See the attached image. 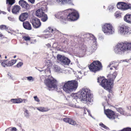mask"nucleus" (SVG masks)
<instances>
[{
	"instance_id": "1",
	"label": "nucleus",
	"mask_w": 131,
	"mask_h": 131,
	"mask_svg": "<svg viewBox=\"0 0 131 131\" xmlns=\"http://www.w3.org/2000/svg\"><path fill=\"white\" fill-rule=\"evenodd\" d=\"M83 37H80L78 36H71V45L73 46H74L78 43L83 44L82 42L84 41H88L92 44L87 47L83 45L81 49L83 52H86L87 53L89 52V54H91L97 49L96 39L93 35L89 33L84 34Z\"/></svg>"
},
{
	"instance_id": "2",
	"label": "nucleus",
	"mask_w": 131,
	"mask_h": 131,
	"mask_svg": "<svg viewBox=\"0 0 131 131\" xmlns=\"http://www.w3.org/2000/svg\"><path fill=\"white\" fill-rule=\"evenodd\" d=\"M70 9L59 12L55 14L56 18L59 19L63 24L66 23L68 20L74 21L77 20L79 16L78 11L74 10L70 12Z\"/></svg>"
},
{
	"instance_id": "3",
	"label": "nucleus",
	"mask_w": 131,
	"mask_h": 131,
	"mask_svg": "<svg viewBox=\"0 0 131 131\" xmlns=\"http://www.w3.org/2000/svg\"><path fill=\"white\" fill-rule=\"evenodd\" d=\"M71 99L76 100L78 99L84 103L89 102H91L93 101V95L91 93L90 90L88 89L83 88L78 93H72L70 96L68 97Z\"/></svg>"
},
{
	"instance_id": "4",
	"label": "nucleus",
	"mask_w": 131,
	"mask_h": 131,
	"mask_svg": "<svg viewBox=\"0 0 131 131\" xmlns=\"http://www.w3.org/2000/svg\"><path fill=\"white\" fill-rule=\"evenodd\" d=\"M117 74V72L115 71L113 74H111L110 78L108 81L106 79H104L102 80L100 85L105 89L108 91L109 92L111 91V89L113 86V81Z\"/></svg>"
},
{
	"instance_id": "5",
	"label": "nucleus",
	"mask_w": 131,
	"mask_h": 131,
	"mask_svg": "<svg viewBox=\"0 0 131 131\" xmlns=\"http://www.w3.org/2000/svg\"><path fill=\"white\" fill-rule=\"evenodd\" d=\"M63 89L67 93H70L74 91L78 86V82L75 80L68 81L63 82Z\"/></svg>"
},
{
	"instance_id": "6",
	"label": "nucleus",
	"mask_w": 131,
	"mask_h": 131,
	"mask_svg": "<svg viewBox=\"0 0 131 131\" xmlns=\"http://www.w3.org/2000/svg\"><path fill=\"white\" fill-rule=\"evenodd\" d=\"M128 50H131V43L127 42L118 44L114 49L115 53L120 54Z\"/></svg>"
},
{
	"instance_id": "7",
	"label": "nucleus",
	"mask_w": 131,
	"mask_h": 131,
	"mask_svg": "<svg viewBox=\"0 0 131 131\" xmlns=\"http://www.w3.org/2000/svg\"><path fill=\"white\" fill-rule=\"evenodd\" d=\"M104 113L107 117L111 120H114V122H117L119 119L118 116H116L115 113L110 110H105V106H104Z\"/></svg>"
},
{
	"instance_id": "8",
	"label": "nucleus",
	"mask_w": 131,
	"mask_h": 131,
	"mask_svg": "<svg viewBox=\"0 0 131 131\" xmlns=\"http://www.w3.org/2000/svg\"><path fill=\"white\" fill-rule=\"evenodd\" d=\"M102 67L101 63L98 61H93L89 66L90 70L94 73L99 71Z\"/></svg>"
},
{
	"instance_id": "9",
	"label": "nucleus",
	"mask_w": 131,
	"mask_h": 131,
	"mask_svg": "<svg viewBox=\"0 0 131 131\" xmlns=\"http://www.w3.org/2000/svg\"><path fill=\"white\" fill-rule=\"evenodd\" d=\"M102 26V30L106 35H110L114 33V29L112 24L107 23Z\"/></svg>"
},
{
	"instance_id": "10",
	"label": "nucleus",
	"mask_w": 131,
	"mask_h": 131,
	"mask_svg": "<svg viewBox=\"0 0 131 131\" xmlns=\"http://www.w3.org/2000/svg\"><path fill=\"white\" fill-rule=\"evenodd\" d=\"M57 62L63 66H68L71 60L68 58L60 54H58L57 56Z\"/></svg>"
},
{
	"instance_id": "11",
	"label": "nucleus",
	"mask_w": 131,
	"mask_h": 131,
	"mask_svg": "<svg viewBox=\"0 0 131 131\" xmlns=\"http://www.w3.org/2000/svg\"><path fill=\"white\" fill-rule=\"evenodd\" d=\"M44 83L49 88L55 89L57 88V82L55 79L48 78L44 81Z\"/></svg>"
},
{
	"instance_id": "12",
	"label": "nucleus",
	"mask_w": 131,
	"mask_h": 131,
	"mask_svg": "<svg viewBox=\"0 0 131 131\" xmlns=\"http://www.w3.org/2000/svg\"><path fill=\"white\" fill-rule=\"evenodd\" d=\"M119 33L123 35L127 36L131 33V30L129 29L127 26H123L120 27Z\"/></svg>"
},
{
	"instance_id": "13",
	"label": "nucleus",
	"mask_w": 131,
	"mask_h": 131,
	"mask_svg": "<svg viewBox=\"0 0 131 131\" xmlns=\"http://www.w3.org/2000/svg\"><path fill=\"white\" fill-rule=\"evenodd\" d=\"M117 8L121 10H125L128 9H131V5L130 4H127L124 2H119L117 5Z\"/></svg>"
},
{
	"instance_id": "14",
	"label": "nucleus",
	"mask_w": 131,
	"mask_h": 131,
	"mask_svg": "<svg viewBox=\"0 0 131 131\" xmlns=\"http://www.w3.org/2000/svg\"><path fill=\"white\" fill-rule=\"evenodd\" d=\"M47 6L46 5H43L37 10L35 12V14L37 16L40 18L41 16H42L45 12H47Z\"/></svg>"
},
{
	"instance_id": "15",
	"label": "nucleus",
	"mask_w": 131,
	"mask_h": 131,
	"mask_svg": "<svg viewBox=\"0 0 131 131\" xmlns=\"http://www.w3.org/2000/svg\"><path fill=\"white\" fill-rule=\"evenodd\" d=\"M54 1L60 5H64L66 3L72 4L71 0H47L48 3L51 5L53 4Z\"/></svg>"
},
{
	"instance_id": "16",
	"label": "nucleus",
	"mask_w": 131,
	"mask_h": 131,
	"mask_svg": "<svg viewBox=\"0 0 131 131\" xmlns=\"http://www.w3.org/2000/svg\"><path fill=\"white\" fill-rule=\"evenodd\" d=\"M33 27L35 28H39L41 25V23L40 19L36 17H34L31 20Z\"/></svg>"
},
{
	"instance_id": "17",
	"label": "nucleus",
	"mask_w": 131,
	"mask_h": 131,
	"mask_svg": "<svg viewBox=\"0 0 131 131\" xmlns=\"http://www.w3.org/2000/svg\"><path fill=\"white\" fill-rule=\"evenodd\" d=\"M47 31L49 32V33H50L49 34H47V35H48V37H52V33L54 35H54V36H56L57 35V34H58L59 35H61L62 36L63 35L62 34H61V33L60 31L56 29L55 28L54 29H53L51 27H49L48 28L47 30Z\"/></svg>"
},
{
	"instance_id": "18",
	"label": "nucleus",
	"mask_w": 131,
	"mask_h": 131,
	"mask_svg": "<svg viewBox=\"0 0 131 131\" xmlns=\"http://www.w3.org/2000/svg\"><path fill=\"white\" fill-rule=\"evenodd\" d=\"M28 16V14L27 13L25 12L22 13L19 16V19L20 21L21 22H24L26 20Z\"/></svg>"
},
{
	"instance_id": "19",
	"label": "nucleus",
	"mask_w": 131,
	"mask_h": 131,
	"mask_svg": "<svg viewBox=\"0 0 131 131\" xmlns=\"http://www.w3.org/2000/svg\"><path fill=\"white\" fill-rule=\"evenodd\" d=\"M20 5L23 8L27 9H28L29 8V6L25 1L23 0H20L19 2Z\"/></svg>"
},
{
	"instance_id": "20",
	"label": "nucleus",
	"mask_w": 131,
	"mask_h": 131,
	"mask_svg": "<svg viewBox=\"0 0 131 131\" xmlns=\"http://www.w3.org/2000/svg\"><path fill=\"white\" fill-rule=\"evenodd\" d=\"M15 2V0H6V4H8L7 7V9L9 12L10 11V7Z\"/></svg>"
},
{
	"instance_id": "21",
	"label": "nucleus",
	"mask_w": 131,
	"mask_h": 131,
	"mask_svg": "<svg viewBox=\"0 0 131 131\" xmlns=\"http://www.w3.org/2000/svg\"><path fill=\"white\" fill-rule=\"evenodd\" d=\"M20 7L18 5H16L13 7L12 9V13L15 14H18L20 9Z\"/></svg>"
},
{
	"instance_id": "22",
	"label": "nucleus",
	"mask_w": 131,
	"mask_h": 131,
	"mask_svg": "<svg viewBox=\"0 0 131 131\" xmlns=\"http://www.w3.org/2000/svg\"><path fill=\"white\" fill-rule=\"evenodd\" d=\"M23 26L26 29L28 30H30L31 29V25L28 21L23 22Z\"/></svg>"
},
{
	"instance_id": "23",
	"label": "nucleus",
	"mask_w": 131,
	"mask_h": 131,
	"mask_svg": "<svg viewBox=\"0 0 131 131\" xmlns=\"http://www.w3.org/2000/svg\"><path fill=\"white\" fill-rule=\"evenodd\" d=\"M61 34H62L63 35L62 36L61 35H59L58 34H57L56 36H58L59 38L60 39L61 42L65 43L66 40V36H67V35L65 34H63L61 33Z\"/></svg>"
},
{
	"instance_id": "24",
	"label": "nucleus",
	"mask_w": 131,
	"mask_h": 131,
	"mask_svg": "<svg viewBox=\"0 0 131 131\" xmlns=\"http://www.w3.org/2000/svg\"><path fill=\"white\" fill-rule=\"evenodd\" d=\"M125 21L129 24H131V14H126L124 17Z\"/></svg>"
},
{
	"instance_id": "25",
	"label": "nucleus",
	"mask_w": 131,
	"mask_h": 131,
	"mask_svg": "<svg viewBox=\"0 0 131 131\" xmlns=\"http://www.w3.org/2000/svg\"><path fill=\"white\" fill-rule=\"evenodd\" d=\"M41 18V20L45 22L48 19V17L47 15L45 14V13L43 14L42 16H40V18Z\"/></svg>"
},
{
	"instance_id": "26",
	"label": "nucleus",
	"mask_w": 131,
	"mask_h": 131,
	"mask_svg": "<svg viewBox=\"0 0 131 131\" xmlns=\"http://www.w3.org/2000/svg\"><path fill=\"white\" fill-rule=\"evenodd\" d=\"M54 70L56 72L58 73H61L62 72V70L61 68L58 66L57 65H55L54 67Z\"/></svg>"
},
{
	"instance_id": "27",
	"label": "nucleus",
	"mask_w": 131,
	"mask_h": 131,
	"mask_svg": "<svg viewBox=\"0 0 131 131\" xmlns=\"http://www.w3.org/2000/svg\"><path fill=\"white\" fill-rule=\"evenodd\" d=\"M37 109L39 111L41 112H47L49 110V109L48 108L43 107H38L37 108Z\"/></svg>"
},
{
	"instance_id": "28",
	"label": "nucleus",
	"mask_w": 131,
	"mask_h": 131,
	"mask_svg": "<svg viewBox=\"0 0 131 131\" xmlns=\"http://www.w3.org/2000/svg\"><path fill=\"white\" fill-rule=\"evenodd\" d=\"M16 62V60H12L7 62V66H10L14 64Z\"/></svg>"
},
{
	"instance_id": "29",
	"label": "nucleus",
	"mask_w": 131,
	"mask_h": 131,
	"mask_svg": "<svg viewBox=\"0 0 131 131\" xmlns=\"http://www.w3.org/2000/svg\"><path fill=\"white\" fill-rule=\"evenodd\" d=\"M24 111L25 117L27 118H28L29 117V114L28 110L26 109H25Z\"/></svg>"
},
{
	"instance_id": "30",
	"label": "nucleus",
	"mask_w": 131,
	"mask_h": 131,
	"mask_svg": "<svg viewBox=\"0 0 131 131\" xmlns=\"http://www.w3.org/2000/svg\"><path fill=\"white\" fill-rule=\"evenodd\" d=\"M99 125L102 127L108 130H110V129L106 126L104 125L102 123H101L99 124Z\"/></svg>"
},
{
	"instance_id": "31",
	"label": "nucleus",
	"mask_w": 131,
	"mask_h": 131,
	"mask_svg": "<svg viewBox=\"0 0 131 131\" xmlns=\"http://www.w3.org/2000/svg\"><path fill=\"white\" fill-rule=\"evenodd\" d=\"M8 18L9 20L12 22H15L16 21V19L12 16L8 17Z\"/></svg>"
},
{
	"instance_id": "32",
	"label": "nucleus",
	"mask_w": 131,
	"mask_h": 131,
	"mask_svg": "<svg viewBox=\"0 0 131 131\" xmlns=\"http://www.w3.org/2000/svg\"><path fill=\"white\" fill-rule=\"evenodd\" d=\"M7 60H4L3 62H2L1 64V65L3 67H5L6 66H7Z\"/></svg>"
},
{
	"instance_id": "33",
	"label": "nucleus",
	"mask_w": 131,
	"mask_h": 131,
	"mask_svg": "<svg viewBox=\"0 0 131 131\" xmlns=\"http://www.w3.org/2000/svg\"><path fill=\"white\" fill-rule=\"evenodd\" d=\"M0 29L2 30L4 29L7 30L8 29V28L5 25H2L0 26Z\"/></svg>"
},
{
	"instance_id": "34",
	"label": "nucleus",
	"mask_w": 131,
	"mask_h": 131,
	"mask_svg": "<svg viewBox=\"0 0 131 131\" xmlns=\"http://www.w3.org/2000/svg\"><path fill=\"white\" fill-rule=\"evenodd\" d=\"M117 111L121 114H124V111L123 109L121 108H117Z\"/></svg>"
},
{
	"instance_id": "35",
	"label": "nucleus",
	"mask_w": 131,
	"mask_h": 131,
	"mask_svg": "<svg viewBox=\"0 0 131 131\" xmlns=\"http://www.w3.org/2000/svg\"><path fill=\"white\" fill-rule=\"evenodd\" d=\"M114 9V6L112 5H110L108 7V9L109 10V11L112 12L113 11Z\"/></svg>"
},
{
	"instance_id": "36",
	"label": "nucleus",
	"mask_w": 131,
	"mask_h": 131,
	"mask_svg": "<svg viewBox=\"0 0 131 131\" xmlns=\"http://www.w3.org/2000/svg\"><path fill=\"white\" fill-rule=\"evenodd\" d=\"M16 103H21L22 101V99H16Z\"/></svg>"
},
{
	"instance_id": "37",
	"label": "nucleus",
	"mask_w": 131,
	"mask_h": 131,
	"mask_svg": "<svg viewBox=\"0 0 131 131\" xmlns=\"http://www.w3.org/2000/svg\"><path fill=\"white\" fill-rule=\"evenodd\" d=\"M63 120L64 122L69 123L70 121L71 120V119L67 118H64L63 119Z\"/></svg>"
},
{
	"instance_id": "38",
	"label": "nucleus",
	"mask_w": 131,
	"mask_h": 131,
	"mask_svg": "<svg viewBox=\"0 0 131 131\" xmlns=\"http://www.w3.org/2000/svg\"><path fill=\"white\" fill-rule=\"evenodd\" d=\"M23 38L24 39L25 41H29L30 39V37L28 36H24L23 37Z\"/></svg>"
},
{
	"instance_id": "39",
	"label": "nucleus",
	"mask_w": 131,
	"mask_h": 131,
	"mask_svg": "<svg viewBox=\"0 0 131 131\" xmlns=\"http://www.w3.org/2000/svg\"><path fill=\"white\" fill-rule=\"evenodd\" d=\"M69 124L72 125H74L76 124V122L74 120L71 119V120L70 121Z\"/></svg>"
},
{
	"instance_id": "40",
	"label": "nucleus",
	"mask_w": 131,
	"mask_h": 131,
	"mask_svg": "<svg viewBox=\"0 0 131 131\" xmlns=\"http://www.w3.org/2000/svg\"><path fill=\"white\" fill-rule=\"evenodd\" d=\"M26 78H27L28 80L30 81H34V79L31 76H29L26 77Z\"/></svg>"
},
{
	"instance_id": "41",
	"label": "nucleus",
	"mask_w": 131,
	"mask_h": 131,
	"mask_svg": "<svg viewBox=\"0 0 131 131\" xmlns=\"http://www.w3.org/2000/svg\"><path fill=\"white\" fill-rule=\"evenodd\" d=\"M23 64V63L22 62H19L16 65V66L18 68L21 67Z\"/></svg>"
},
{
	"instance_id": "42",
	"label": "nucleus",
	"mask_w": 131,
	"mask_h": 131,
	"mask_svg": "<svg viewBox=\"0 0 131 131\" xmlns=\"http://www.w3.org/2000/svg\"><path fill=\"white\" fill-rule=\"evenodd\" d=\"M104 79H103L102 77H100L97 78V82L99 83H100V82L102 81V80H104Z\"/></svg>"
},
{
	"instance_id": "43",
	"label": "nucleus",
	"mask_w": 131,
	"mask_h": 131,
	"mask_svg": "<svg viewBox=\"0 0 131 131\" xmlns=\"http://www.w3.org/2000/svg\"><path fill=\"white\" fill-rule=\"evenodd\" d=\"M115 16L116 18L118 17L121 16V14L118 12H116L115 14Z\"/></svg>"
},
{
	"instance_id": "44",
	"label": "nucleus",
	"mask_w": 131,
	"mask_h": 131,
	"mask_svg": "<svg viewBox=\"0 0 131 131\" xmlns=\"http://www.w3.org/2000/svg\"><path fill=\"white\" fill-rule=\"evenodd\" d=\"M7 75L8 76V77L9 78H10L12 79H13L12 76L11 75V74L10 73H8L7 74Z\"/></svg>"
},
{
	"instance_id": "45",
	"label": "nucleus",
	"mask_w": 131,
	"mask_h": 131,
	"mask_svg": "<svg viewBox=\"0 0 131 131\" xmlns=\"http://www.w3.org/2000/svg\"><path fill=\"white\" fill-rule=\"evenodd\" d=\"M35 100L36 101L39 102L40 101V100L38 98L37 96H35L34 97Z\"/></svg>"
},
{
	"instance_id": "46",
	"label": "nucleus",
	"mask_w": 131,
	"mask_h": 131,
	"mask_svg": "<svg viewBox=\"0 0 131 131\" xmlns=\"http://www.w3.org/2000/svg\"><path fill=\"white\" fill-rule=\"evenodd\" d=\"M117 67L113 66H112V67H111L110 68V69L111 70H115L116 69H117Z\"/></svg>"
},
{
	"instance_id": "47",
	"label": "nucleus",
	"mask_w": 131,
	"mask_h": 131,
	"mask_svg": "<svg viewBox=\"0 0 131 131\" xmlns=\"http://www.w3.org/2000/svg\"><path fill=\"white\" fill-rule=\"evenodd\" d=\"M16 99H12L10 101L12 102L13 103H15L16 101Z\"/></svg>"
},
{
	"instance_id": "48",
	"label": "nucleus",
	"mask_w": 131,
	"mask_h": 131,
	"mask_svg": "<svg viewBox=\"0 0 131 131\" xmlns=\"http://www.w3.org/2000/svg\"><path fill=\"white\" fill-rule=\"evenodd\" d=\"M116 62H115V61H112V62H111L110 63V64L108 66V67H111V65L112 64H114V63Z\"/></svg>"
},
{
	"instance_id": "49",
	"label": "nucleus",
	"mask_w": 131,
	"mask_h": 131,
	"mask_svg": "<svg viewBox=\"0 0 131 131\" xmlns=\"http://www.w3.org/2000/svg\"><path fill=\"white\" fill-rule=\"evenodd\" d=\"M17 130V129L15 127H12L11 130V131H16Z\"/></svg>"
},
{
	"instance_id": "50",
	"label": "nucleus",
	"mask_w": 131,
	"mask_h": 131,
	"mask_svg": "<svg viewBox=\"0 0 131 131\" xmlns=\"http://www.w3.org/2000/svg\"><path fill=\"white\" fill-rule=\"evenodd\" d=\"M31 4H34L35 2V0H28Z\"/></svg>"
},
{
	"instance_id": "51",
	"label": "nucleus",
	"mask_w": 131,
	"mask_h": 131,
	"mask_svg": "<svg viewBox=\"0 0 131 131\" xmlns=\"http://www.w3.org/2000/svg\"><path fill=\"white\" fill-rule=\"evenodd\" d=\"M71 106H73V107H75L77 108H82V107H80V106H76V105H71Z\"/></svg>"
},
{
	"instance_id": "52",
	"label": "nucleus",
	"mask_w": 131,
	"mask_h": 131,
	"mask_svg": "<svg viewBox=\"0 0 131 131\" xmlns=\"http://www.w3.org/2000/svg\"><path fill=\"white\" fill-rule=\"evenodd\" d=\"M27 102V100L26 99H22V102L23 103H25L26 102Z\"/></svg>"
},
{
	"instance_id": "53",
	"label": "nucleus",
	"mask_w": 131,
	"mask_h": 131,
	"mask_svg": "<svg viewBox=\"0 0 131 131\" xmlns=\"http://www.w3.org/2000/svg\"><path fill=\"white\" fill-rule=\"evenodd\" d=\"M2 13L3 14H6V13L4 11H1L0 10V14Z\"/></svg>"
},
{
	"instance_id": "54",
	"label": "nucleus",
	"mask_w": 131,
	"mask_h": 131,
	"mask_svg": "<svg viewBox=\"0 0 131 131\" xmlns=\"http://www.w3.org/2000/svg\"><path fill=\"white\" fill-rule=\"evenodd\" d=\"M87 111L88 112V113L89 114H90V111L89 110H87Z\"/></svg>"
},
{
	"instance_id": "55",
	"label": "nucleus",
	"mask_w": 131,
	"mask_h": 131,
	"mask_svg": "<svg viewBox=\"0 0 131 131\" xmlns=\"http://www.w3.org/2000/svg\"><path fill=\"white\" fill-rule=\"evenodd\" d=\"M65 98L68 101H69L70 100V99H69L67 98L66 97H65Z\"/></svg>"
},
{
	"instance_id": "56",
	"label": "nucleus",
	"mask_w": 131,
	"mask_h": 131,
	"mask_svg": "<svg viewBox=\"0 0 131 131\" xmlns=\"http://www.w3.org/2000/svg\"><path fill=\"white\" fill-rule=\"evenodd\" d=\"M89 114V115L90 116L92 117V118H93V117L92 116V115L91 113H90V114Z\"/></svg>"
},
{
	"instance_id": "57",
	"label": "nucleus",
	"mask_w": 131,
	"mask_h": 131,
	"mask_svg": "<svg viewBox=\"0 0 131 131\" xmlns=\"http://www.w3.org/2000/svg\"><path fill=\"white\" fill-rule=\"evenodd\" d=\"M38 70L40 72H42L43 71V70H40L39 69H38Z\"/></svg>"
},
{
	"instance_id": "58",
	"label": "nucleus",
	"mask_w": 131,
	"mask_h": 131,
	"mask_svg": "<svg viewBox=\"0 0 131 131\" xmlns=\"http://www.w3.org/2000/svg\"><path fill=\"white\" fill-rule=\"evenodd\" d=\"M126 60H127L126 59H125V60H124L123 61H124V62H127V61Z\"/></svg>"
},
{
	"instance_id": "59",
	"label": "nucleus",
	"mask_w": 131,
	"mask_h": 131,
	"mask_svg": "<svg viewBox=\"0 0 131 131\" xmlns=\"http://www.w3.org/2000/svg\"><path fill=\"white\" fill-rule=\"evenodd\" d=\"M3 36V35L1 34H0V37H1Z\"/></svg>"
},
{
	"instance_id": "60",
	"label": "nucleus",
	"mask_w": 131,
	"mask_h": 131,
	"mask_svg": "<svg viewBox=\"0 0 131 131\" xmlns=\"http://www.w3.org/2000/svg\"><path fill=\"white\" fill-rule=\"evenodd\" d=\"M78 73H80L81 74L82 73L81 72V71H80Z\"/></svg>"
},
{
	"instance_id": "61",
	"label": "nucleus",
	"mask_w": 131,
	"mask_h": 131,
	"mask_svg": "<svg viewBox=\"0 0 131 131\" xmlns=\"http://www.w3.org/2000/svg\"><path fill=\"white\" fill-rule=\"evenodd\" d=\"M16 57V55L14 56V58H15Z\"/></svg>"
},
{
	"instance_id": "62",
	"label": "nucleus",
	"mask_w": 131,
	"mask_h": 131,
	"mask_svg": "<svg viewBox=\"0 0 131 131\" xmlns=\"http://www.w3.org/2000/svg\"><path fill=\"white\" fill-rule=\"evenodd\" d=\"M5 59H6L7 58V57L6 56H5Z\"/></svg>"
},
{
	"instance_id": "63",
	"label": "nucleus",
	"mask_w": 131,
	"mask_h": 131,
	"mask_svg": "<svg viewBox=\"0 0 131 131\" xmlns=\"http://www.w3.org/2000/svg\"><path fill=\"white\" fill-rule=\"evenodd\" d=\"M128 60H131V58L130 59H129Z\"/></svg>"
},
{
	"instance_id": "64",
	"label": "nucleus",
	"mask_w": 131,
	"mask_h": 131,
	"mask_svg": "<svg viewBox=\"0 0 131 131\" xmlns=\"http://www.w3.org/2000/svg\"><path fill=\"white\" fill-rule=\"evenodd\" d=\"M2 62V61L1 60H0V63H1Z\"/></svg>"
}]
</instances>
